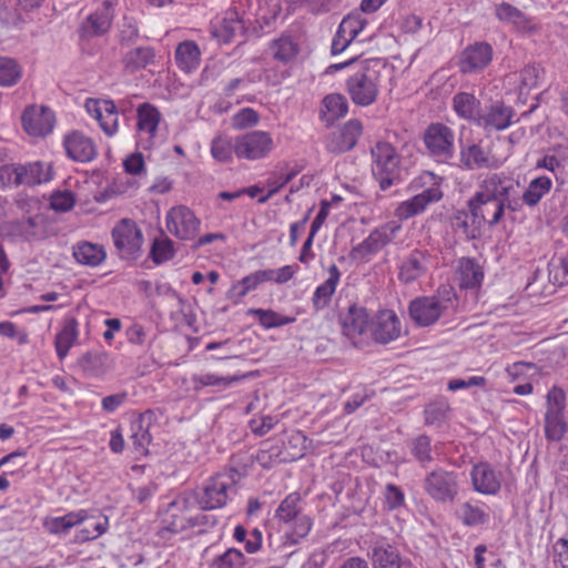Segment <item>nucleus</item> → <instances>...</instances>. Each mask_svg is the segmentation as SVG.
<instances>
[{"label":"nucleus","instance_id":"nucleus-1","mask_svg":"<svg viewBox=\"0 0 568 568\" xmlns=\"http://www.w3.org/2000/svg\"><path fill=\"white\" fill-rule=\"evenodd\" d=\"M379 71L365 61L347 78L345 89L352 102L358 106L374 104L379 94Z\"/></svg>","mask_w":568,"mask_h":568},{"label":"nucleus","instance_id":"nucleus-2","mask_svg":"<svg viewBox=\"0 0 568 568\" xmlns=\"http://www.w3.org/2000/svg\"><path fill=\"white\" fill-rule=\"evenodd\" d=\"M372 173L382 191L402 182L400 156L388 142H377L371 150Z\"/></svg>","mask_w":568,"mask_h":568},{"label":"nucleus","instance_id":"nucleus-3","mask_svg":"<svg viewBox=\"0 0 568 568\" xmlns=\"http://www.w3.org/2000/svg\"><path fill=\"white\" fill-rule=\"evenodd\" d=\"M419 184L425 189L413 197L403 201L395 209V216L399 220H408L423 213L429 204L437 203L443 197L440 184L443 179L433 172L425 171L418 178Z\"/></svg>","mask_w":568,"mask_h":568},{"label":"nucleus","instance_id":"nucleus-4","mask_svg":"<svg viewBox=\"0 0 568 568\" xmlns=\"http://www.w3.org/2000/svg\"><path fill=\"white\" fill-rule=\"evenodd\" d=\"M236 494L234 479L217 473L196 490L195 500L202 510H214L225 507Z\"/></svg>","mask_w":568,"mask_h":568},{"label":"nucleus","instance_id":"nucleus-5","mask_svg":"<svg viewBox=\"0 0 568 568\" xmlns=\"http://www.w3.org/2000/svg\"><path fill=\"white\" fill-rule=\"evenodd\" d=\"M479 190L475 193L478 199H493L499 204L498 212L503 204H514L516 210L520 207V201L513 197L511 193L516 191L518 182L507 172L487 173L479 182ZM499 215V213H496Z\"/></svg>","mask_w":568,"mask_h":568},{"label":"nucleus","instance_id":"nucleus-6","mask_svg":"<svg viewBox=\"0 0 568 568\" xmlns=\"http://www.w3.org/2000/svg\"><path fill=\"white\" fill-rule=\"evenodd\" d=\"M423 487L434 501L453 504L460 490L459 475L456 471L437 467L425 476Z\"/></svg>","mask_w":568,"mask_h":568},{"label":"nucleus","instance_id":"nucleus-7","mask_svg":"<svg viewBox=\"0 0 568 568\" xmlns=\"http://www.w3.org/2000/svg\"><path fill=\"white\" fill-rule=\"evenodd\" d=\"M453 307L450 297L444 298L438 295L419 296L409 302L408 314L416 326L429 327L437 323Z\"/></svg>","mask_w":568,"mask_h":568},{"label":"nucleus","instance_id":"nucleus-8","mask_svg":"<svg viewBox=\"0 0 568 568\" xmlns=\"http://www.w3.org/2000/svg\"><path fill=\"white\" fill-rule=\"evenodd\" d=\"M428 154L440 163H448L455 155V133L439 122L429 124L423 136Z\"/></svg>","mask_w":568,"mask_h":568},{"label":"nucleus","instance_id":"nucleus-9","mask_svg":"<svg viewBox=\"0 0 568 568\" xmlns=\"http://www.w3.org/2000/svg\"><path fill=\"white\" fill-rule=\"evenodd\" d=\"M400 229V224L395 221L387 222L374 229L365 240L352 248L351 257L353 260L367 262L371 256L376 255L385 246L390 244Z\"/></svg>","mask_w":568,"mask_h":568},{"label":"nucleus","instance_id":"nucleus-10","mask_svg":"<svg viewBox=\"0 0 568 568\" xmlns=\"http://www.w3.org/2000/svg\"><path fill=\"white\" fill-rule=\"evenodd\" d=\"M112 239L121 258H138L143 242V235L134 221L122 219L113 227Z\"/></svg>","mask_w":568,"mask_h":568},{"label":"nucleus","instance_id":"nucleus-11","mask_svg":"<svg viewBox=\"0 0 568 568\" xmlns=\"http://www.w3.org/2000/svg\"><path fill=\"white\" fill-rule=\"evenodd\" d=\"M274 143L270 133L252 131L240 135L234 142V154L239 159L255 161L266 158L273 150Z\"/></svg>","mask_w":568,"mask_h":568},{"label":"nucleus","instance_id":"nucleus-12","mask_svg":"<svg viewBox=\"0 0 568 568\" xmlns=\"http://www.w3.org/2000/svg\"><path fill=\"white\" fill-rule=\"evenodd\" d=\"M368 557L373 568H414L413 562L403 558L398 548L385 537L371 541Z\"/></svg>","mask_w":568,"mask_h":568},{"label":"nucleus","instance_id":"nucleus-13","mask_svg":"<svg viewBox=\"0 0 568 568\" xmlns=\"http://www.w3.org/2000/svg\"><path fill=\"white\" fill-rule=\"evenodd\" d=\"M166 229L175 237L182 241L195 239L201 221L193 211L185 205H178L169 210L166 214Z\"/></svg>","mask_w":568,"mask_h":568},{"label":"nucleus","instance_id":"nucleus-14","mask_svg":"<svg viewBox=\"0 0 568 568\" xmlns=\"http://www.w3.org/2000/svg\"><path fill=\"white\" fill-rule=\"evenodd\" d=\"M494 55L493 47L485 41L467 45L458 60L459 71L464 74L478 73L487 68Z\"/></svg>","mask_w":568,"mask_h":568},{"label":"nucleus","instance_id":"nucleus-15","mask_svg":"<svg viewBox=\"0 0 568 568\" xmlns=\"http://www.w3.org/2000/svg\"><path fill=\"white\" fill-rule=\"evenodd\" d=\"M470 480L476 493L495 496L500 491L503 474L496 470L489 463L480 462L473 466Z\"/></svg>","mask_w":568,"mask_h":568},{"label":"nucleus","instance_id":"nucleus-16","mask_svg":"<svg viewBox=\"0 0 568 568\" xmlns=\"http://www.w3.org/2000/svg\"><path fill=\"white\" fill-rule=\"evenodd\" d=\"M372 338L378 344H388L400 336L402 326L398 316L392 310H382L371 322Z\"/></svg>","mask_w":568,"mask_h":568},{"label":"nucleus","instance_id":"nucleus-17","mask_svg":"<svg viewBox=\"0 0 568 568\" xmlns=\"http://www.w3.org/2000/svg\"><path fill=\"white\" fill-rule=\"evenodd\" d=\"M23 129L33 136H45L54 128L55 116L47 106H28L21 116Z\"/></svg>","mask_w":568,"mask_h":568},{"label":"nucleus","instance_id":"nucleus-18","mask_svg":"<svg viewBox=\"0 0 568 568\" xmlns=\"http://www.w3.org/2000/svg\"><path fill=\"white\" fill-rule=\"evenodd\" d=\"M113 6L111 0H104L94 12L90 13L79 29L80 37L90 39L105 34L114 18Z\"/></svg>","mask_w":568,"mask_h":568},{"label":"nucleus","instance_id":"nucleus-19","mask_svg":"<svg viewBox=\"0 0 568 568\" xmlns=\"http://www.w3.org/2000/svg\"><path fill=\"white\" fill-rule=\"evenodd\" d=\"M455 518L467 528L485 527L490 523V507L478 499H468L457 505Z\"/></svg>","mask_w":568,"mask_h":568},{"label":"nucleus","instance_id":"nucleus-20","mask_svg":"<svg viewBox=\"0 0 568 568\" xmlns=\"http://www.w3.org/2000/svg\"><path fill=\"white\" fill-rule=\"evenodd\" d=\"M500 203L493 199H478V195L474 194L467 201V207L474 212L481 227L485 223L495 226L501 221L506 209L511 212L517 211L514 204H503L499 215H497Z\"/></svg>","mask_w":568,"mask_h":568},{"label":"nucleus","instance_id":"nucleus-21","mask_svg":"<svg viewBox=\"0 0 568 568\" xmlns=\"http://www.w3.org/2000/svg\"><path fill=\"white\" fill-rule=\"evenodd\" d=\"M460 166L468 171L488 169L496 170L500 166V161L490 153L489 150L484 149L480 144L471 143L462 146L459 153Z\"/></svg>","mask_w":568,"mask_h":568},{"label":"nucleus","instance_id":"nucleus-22","mask_svg":"<svg viewBox=\"0 0 568 568\" xmlns=\"http://www.w3.org/2000/svg\"><path fill=\"white\" fill-rule=\"evenodd\" d=\"M9 230L12 235L27 242L42 241L50 235L47 220L41 214L13 221Z\"/></svg>","mask_w":568,"mask_h":568},{"label":"nucleus","instance_id":"nucleus-23","mask_svg":"<svg viewBox=\"0 0 568 568\" xmlns=\"http://www.w3.org/2000/svg\"><path fill=\"white\" fill-rule=\"evenodd\" d=\"M516 115L511 106L501 101H496L486 108V111L477 119V125L485 130L503 131L509 128Z\"/></svg>","mask_w":568,"mask_h":568},{"label":"nucleus","instance_id":"nucleus-24","mask_svg":"<svg viewBox=\"0 0 568 568\" xmlns=\"http://www.w3.org/2000/svg\"><path fill=\"white\" fill-rule=\"evenodd\" d=\"M363 133L362 122L357 119L348 120L338 133L332 134L327 142V150L331 153H344L352 150Z\"/></svg>","mask_w":568,"mask_h":568},{"label":"nucleus","instance_id":"nucleus-25","mask_svg":"<svg viewBox=\"0 0 568 568\" xmlns=\"http://www.w3.org/2000/svg\"><path fill=\"white\" fill-rule=\"evenodd\" d=\"M209 32L217 43L227 44L243 34L244 24L236 12H230L223 19L211 22Z\"/></svg>","mask_w":568,"mask_h":568},{"label":"nucleus","instance_id":"nucleus-26","mask_svg":"<svg viewBox=\"0 0 568 568\" xmlns=\"http://www.w3.org/2000/svg\"><path fill=\"white\" fill-rule=\"evenodd\" d=\"M78 366L89 378H101L113 368V361L106 352L89 351L78 359Z\"/></svg>","mask_w":568,"mask_h":568},{"label":"nucleus","instance_id":"nucleus-27","mask_svg":"<svg viewBox=\"0 0 568 568\" xmlns=\"http://www.w3.org/2000/svg\"><path fill=\"white\" fill-rule=\"evenodd\" d=\"M63 145L69 158L78 162H90L98 154L94 142L78 131L67 135Z\"/></svg>","mask_w":568,"mask_h":568},{"label":"nucleus","instance_id":"nucleus-28","mask_svg":"<svg viewBox=\"0 0 568 568\" xmlns=\"http://www.w3.org/2000/svg\"><path fill=\"white\" fill-rule=\"evenodd\" d=\"M428 254L420 250H414L399 265L398 280L404 284H410L420 278L427 272Z\"/></svg>","mask_w":568,"mask_h":568},{"label":"nucleus","instance_id":"nucleus-29","mask_svg":"<svg viewBox=\"0 0 568 568\" xmlns=\"http://www.w3.org/2000/svg\"><path fill=\"white\" fill-rule=\"evenodd\" d=\"M18 170L19 186H34L47 183L53 178L52 166L50 163L45 162L36 161L27 164H18Z\"/></svg>","mask_w":568,"mask_h":568},{"label":"nucleus","instance_id":"nucleus-30","mask_svg":"<svg viewBox=\"0 0 568 568\" xmlns=\"http://www.w3.org/2000/svg\"><path fill=\"white\" fill-rule=\"evenodd\" d=\"M452 229L466 241L477 240L480 236L481 226L474 212L467 209L455 210L449 217Z\"/></svg>","mask_w":568,"mask_h":568},{"label":"nucleus","instance_id":"nucleus-31","mask_svg":"<svg viewBox=\"0 0 568 568\" xmlns=\"http://www.w3.org/2000/svg\"><path fill=\"white\" fill-rule=\"evenodd\" d=\"M495 16L500 22L510 24L520 32L535 31L532 19L528 17L525 12H523L520 9L508 2L504 1L496 4Z\"/></svg>","mask_w":568,"mask_h":568},{"label":"nucleus","instance_id":"nucleus-32","mask_svg":"<svg viewBox=\"0 0 568 568\" xmlns=\"http://www.w3.org/2000/svg\"><path fill=\"white\" fill-rule=\"evenodd\" d=\"M152 413L146 410L143 414H140L135 419H133L130 424V439L132 440L134 450L140 455H148L149 445L152 440V436L150 434Z\"/></svg>","mask_w":568,"mask_h":568},{"label":"nucleus","instance_id":"nucleus-33","mask_svg":"<svg viewBox=\"0 0 568 568\" xmlns=\"http://www.w3.org/2000/svg\"><path fill=\"white\" fill-rule=\"evenodd\" d=\"M456 276L462 288H476L481 285L484 270L476 258L462 257L457 263Z\"/></svg>","mask_w":568,"mask_h":568},{"label":"nucleus","instance_id":"nucleus-34","mask_svg":"<svg viewBox=\"0 0 568 568\" xmlns=\"http://www.w3.org/2000/svg\"><path fill=\"white\" fill-rule=\"evenodd\" d=\"M343 332L348 338L361 336L367 328L369 315L365 307L353 304L346 314L341 317Z\"/></svg>","mask_w":568,"mask_h":568},{"label":"nucleus","instance_id":"nucleus-35","mask_svg":"<svg viewBox=\"0 0 568 568\" xmlns=\"http://www.w3.org/2000/svg\"><path fill=\"white\" fill-rule=\"evenodd\" d=\"M88 518V510L79 509L77 511H69L60 517H47L43 520V527L51 535H65L73 527L82 524Z\"/></svg>","mask_w":568,"mask_h":568},{"label":"nucleus","instance_id":"nucleus-36","mask_svg":"<svg viewBox=\"0 0 568 568\" xmlns=\"http://www.w3.org/2000/svg\"><path fill=\"white\" fill-rule=\"evenodd\" d=\"M341 280V272L335 264L328 267V278L318 285L313 294L312 304L314 310L321 311L327 307L331 303L336 287Z\"/></svg>","mask_w":568,"mask_h":568},{"label":"nucleus","instance_id":"nucleus-37","mask_svg":"<svg viewBox=\"0 0 568 568\" xmlns=\"http://www.w3.org/2000/svg\"><path fill=\"white\" fill-rule=\"evenodd\" d=\"M79 338V322L75 317H65L61 331L55 335L54 347L57 356L63 361L70 348Z\"/></svg>","mask_w":568,"mask_h":568},{"label":"nucleus","instance_id":"nucleus-38","mask_svg":"<svg viewBox=\"0 0 568 568\" xmlns=\"http://www.w3.org/2000/svg\"><path fill=\"white\" fill-rule=\"evenodd\" d=\"M121 61L125 71L134 73L154 63L155 51L150 45L136 47L128 50Z\"/></svg>","mask_w":568,"mask_h":568},{"label":"nucleus","instance_id":"nucleus-39","mask_svg":"<svg viewBox=\"0 0 568 568\" xmlns=\"http://www.w3.org/2000/svg\"><path fill=\"white\" fill-rule=\"evenodd\" d=\"M453 109L456 114L468 121H475L480 116V101L468 92H458L453 98Z\"/></svg>","mask_w":568,"mask_h":568},{"label":"nucleus","instance_id":"nucleus-40","mask_svg":"<svg viewBox=\"0 0 568 568\" xmlns=\"http://www.w3.org/2000/svg\"><path fill=\"white\" fill-rule=\"evenodd\" d=\"M175 61L184 72H191L200 65L201 51L194 41H183L175 49Z\"/></svg>","mask_w":568,"mask_h":568},{"label":"nucleus","instance_id":"nucleus-41","mask_svg":"<svg viewBox=\"0 0 568 568\" xmlns=\"http://www.w3.org/2000/svg\"><path fill=\"white\" fill-rule=\"evenodd\" d=\"M73 257L82 265L95 267L105 260L106 253L101 245L81 242L73 247Z\"/></svg>","mask_w":568,"mask_h":568},{"label":"nucleus","instance_id":"nucleus-42","mask_svg":"<svg viewBox=\"0 0 568 568\" xmlns=\"http://www.w3.org/2000/svg\"><path fill=\"white\" fill-rule=\"evenodd\" d=\"M136 116L138 130L148 133L150 138H154L161 120L159 110L153 104L144 102L138 106Z\"/></svg>","mask_w":568,"mask_h":568},{"label":"nucleus","instance_id":"nucleus-43","mask_svg":"<svg viewBox=\"0 0 568 568\" xmlns=\"http://www.w3.org/2000/svg\"><path fill=\"white\" fill-rule=\"evenodd\" d=\"M244 377V375L220 376L213 373H204L193 375L191 377V382L193 384V389L195 392H200L206 386H216L220 389H226Z\"/></svg>","mask_w":568,"mask_h":568},{"label":"nucleus","instance_id":"nucleus-44","mask_svg":"<svg viewBox=\"0 0 568 568\" xmlns=\"http://www.w3.org/2000/svg\"><path fill=\"white\" fill-rule=\"evenodd\" d=\"M180 503L178 500L169 504L168 509L162 518V531H168L171 534H178L185 530L190 527V519L187 520L182 514V508H180Z\"/></svg>","mask_w":568,"mask_h":568},{"label":"nucleus","instance_id":"nucleus-45","mask_svg":"<svg viewBox=\"0 0 568 568\" xmlns=\"http://www.w3.org/2000/svg\"><path fill=\"white\" fill-rule=\"evenodd\" d=\"M552 182L548 176H538L530 181L528 187L523 194V202L534 207L550 191Z\"/></svg>","mask_w":568,"mask_h":568},{"label":"nucleus","instance_id":"nucleus-46","mask_svg":"<svg viewBox=\"0 0 568 568\" xmlns=\"http://www.w3.org/2000/svg\"><path fill=\"white\" fill-rule=\"evenodd\" d=\"M270 49L273 58L282 63L291 62L298 53V47L290 36L273 40Z\"/></svg>","mask_w":568,"mask_h":568},{"label":"nucleus","instance_id":"nucleus-47","mask_svg":"<svg viewBox=\"0 0 568 568\" xmlns=\"http://www.w3.org/2000/svg\"><path fill=\"white\" fill-rule=\"evenodd\" d=\"M252 464V457L245 453L234 454L230 458L229 467L223 471H220V474H225L230 478L234 479V484L237 486V484L247 476L248 468Z\"/></svg>","mask_w":568,"mask_h":568},{"label":"nucleus","instance_id":"nucleus-48","mask_svg":"<svg viewBox=\"0 0 568 568\" xmlns=\"http://www.w3.org/2000/svg\"><path fill=\"white\" fill-rule=\"evenodd\" d=\"M248 313L255 315L260 324L266 329L282 327L295 322V317L281 315L273 310L251 308Z\"/></svg>","mask_w":568,"mask_h":568},{"label":"nucleus","instance_id":"nucleus-49","mask_svg":"<svg viewBox=\"0 0 568 568\" xmlns=\"http://www.w3.org/2000/svg\"><path fill=\"white\" fill-rule=\"evenodd\" d=\"M22 78V67L9 57H0V87H13Z\"/></svg>","mask_w":568,"mask_h":568},{"label":"nucleus","instance_id":"nucleus-50","mask_svg":"<svg viewBox=\"0 0 568 568\" xmlns=\"http://www.w3.org/2000/svg\"><path fill=\"white\" fill-rule=\"evenodd\" d=\"M567 432L564 413L546 412L545 434L548 440L559 442Z\"/></svg>","mask_w":568,"mask_h":568},{"label":"nucleus","instance_id":"nucleus-51","mask_svg":"<svg viewBox=\"0 0 568 568\" xmlns=\"http://www.w3.org/2000/svg\"><path fill=\"white\" fill-rule=\"evenodd\" d=\"M300 503L301 495L298 493L287 495L277 507L275 517L281 521L291 523L295 517L302 515Z\"/></svg>","mask_w":568,"mask_h":568},{"label":"nucleus","instance_id":"nucleus-52","mask_svg":"<svg viewBox=\"0 0 568 568\" xmlns=\"http://www.w3.org/2000/svg\"><path fill=\"white\" fill-rule=\"evenodd\" d=\"M449 405L445 399H437L429 403L424 410L425 424L430 426H442L447 419Z\"/></svg>","mask_w":568,"mask_h":568},{"label":"nucleus","instance_id":"nucleus-53","mask_svg":"<svg viewBox=\"0 0 568 568\" xmlns=\"http://www.w3.org/2000/svg\"><path fill=\"white\" fill-rule=\"evenodd\" d=\"M246 562L243 552L234 547L227 548L223 554L216 556L212 568H244Z\"/></svg>","mask_w":568,"mask_h":568},{"label":"nucleus","instance_id":"nucleus-54","mask_svg":"<svg viewBox=\"0 0 568 568\" xmlns=\"http://www.w3.org/2000/svg\"><path fill=\"white\" fill-rule=\"evenodd\" d=\"M175 255L173 241L165 237V239H155L152 243L150 256L152 261L160 265L162 263H165L170 260H172Z\"/></svg>","mask_w":568,"mask_h":568},{"label":"nucleus","instance_id":"nucleus-55","mask_svg":"<svg viewBox=\"0 0 568 568\" xmlns=\"http://www.w3.org/2000/svg\"><path fill=\"white\" fill-rule=\"evenodd\" d=\"M104 105V113L98 122L103 132L112 136L118 132L119 111L112 100H105Z\"/></svg>","mask_w":568,"mask_h":568},{"label":"nucleus","instance_id":"nucleus-56","mask_svg":"<svg viewBox=\"0 0 568 568\" xmlns=\"http://www.w3.org/2000/svg\"><path fill=\"white\" fill-rule=\"evenodd\" d=\"M410 453L415 459L425 466L433 460L432 440L427 435H419L412 440Z\"/></svg>","mask_w":568,"mask_h":568},{"label":"nucleus","instance_id":"nucleus-57","mask_svg":"<svg viewBox=\"0 0 568 568\" xmlns=\"http://www.w3.org/2000/svg\"><path fill=\"white\" fill-rule=\"evenodd\" d=\"M544 69L538 63L527 64L519 71V89L530 91L538 85Z\"/></svg>","mask_w":568,"mask_h":568},{"label":"nucleus","instance_id":"nucleus-58","mask_svg":"<svg viewBox=\"0 0 568 568\" xmlns=\"http://www.w3.org/2000/svg\"><path fill=\"white\" fill-rule=\"evenodd\" d=\"M140 38L139 27L133 18L124 17L120 24L118 40L122 48H129Z\"/></svg>","mask_w":568,"mask_h":568},{"label":"nucleus","instance_id":"nucleus-59","mask_svg":"<svg viewBox=\"0 0 568 568\" xmlns=\"http://www.w3.org/2000/svg\"><path fill=\"white\" fill-rule=\"evenodd\" d=\"M323 105L329 113V120H336L346 115L348 111V102L346 98L339 93H332L323 99Z\"/></svg>","mask_w":568,"mask_h":568},{"label":"nucleus","instance_id":"nucleus-60","mask_svg":"<svg viewBox=\"0 0 568 568\" xmlns=\"http://www.w3.org/2000/svg\"><path fill=\"white\" fill-rule=\"evenodd\" d=\"M294 526L291 532H287L285 544L296 545L305 538L312 529V519L306 515H300L293 520Z\"/></svg>","mask_w":568,"mask_h":568},{"label":"nucleus","instance_id":"nucleus-61","mask_svg":"<svg viewBox=\"0 0 568 568\" xmlns=\"http://www.w3.org/2000/svg\"><path fill=\"white\" fill-rule=\"evenodd\" d=\"M234 153V144L225 136H216L211 142V154L212 156L223 163L232 161Z\"/></svg>","mask_w":568,"mask_h":568},{"label":"nucleus","instance_id":"nucleus-62","mask_svg":"<svg viewBox=\"0 0 568 568\" xmlns=\"http://www.w3.org/2000/svg\"><path fill=\"white\" fill-rule=\"evenodd\" d=\"M298 170L292 169L285 174H274L268 178L266 181V185L268 186V192L265 196L258 200L260 203H265L268 199H271L274 194H276L282 187H284L287 183H290L297 174Z\"/></svg>","mask_w":568,"mask_h":568},{"label":"nucleus","instance_id":"nucleus-63","mask_svg":"<svg viewBox=\"0 0 568 568\" xmlns=\"http://www.w3.org/2000/svg\"><path fill=\"white\" fill-rule=\"evenodd\" d=\"M366 21L358 13L346 16L338 26L339 33H344L352 41L363 31Z\"/></svg>","mask_w":568,"mask_h":568},{"label":"nucleus","instance_id":"nucleus-64","mask_svg":"<svg viewBox=\"0 0 568 568\" xmlns=\"http://www.w3.org/2000/svg\"><path fill=\"white\" fill-rule=\"evenodd\" d=\"M75 204V196L72 191H55L50 196V207L55 212H68Z\"/></svg>","mask_w":568,"mask_h":568}]
</instances>
